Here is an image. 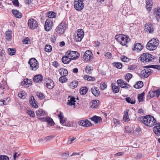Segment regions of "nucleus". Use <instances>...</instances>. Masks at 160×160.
I'll list each match as a JSON object with an SVG mask.
<instances>
[{"label": "nucleus", "mask_w": 160, "mask_h": 160, "mask_svg": "<svg viewBox=\"0 0 160 160\" xmlns=\"http://www.w3.org/2000/svg\"><path fill=\"white\" fill-rule=\"evenodd\" d=\"M139 119L140 122L148 127H152L156 124V120L151 115L142 116Z\"/></svg>", "instance_id": "nucleus-1"}, {"label": "nucleus", "mask_w": 160, "mask_h": 160, "mask_svg": "<svg viewBox=\"0 0 160 160\" xmlns=\"http://www.w3.org/2000/svg\"><path fill=\"white\" fill-rule=\"evenodd\" d=\"M115 38L122 46L127 47L126 44L130 41L128 37L122 34L117 35L115 36Z\"/></svg>", "instance_id": "nucleus-2"}, {"label": "nucleus", "mask_w": 160, "mask_h": 160, "mask_svg": "<svg viewBox=\"0 0 160 160\" xmlns=\"http://www.w3.org/2000/svg\"><path fill=\"white\" fill-rule=\"evenodd\" d=\"M159 44V41L157 38H153L148 42L146 48L148 50L152 51L155 50Z\"/></svg>", "instance_id": "nucleus-3"}, {"label": "nucleus", "mask_w": 160, "mask_h": 160, "mask_svg": "<svg viewBox=\"0 0 160 160\" xmlns=\"http://www.w3.org/2000/svg\"><path fill=\"white\" fill-rule=\"evenodd\" d=\"M67 23L66 21H62L56 29V32L58 34H62L67 28Z\"/></svg>", "instance_id": "nucleus-4"}, {"label": "nucleus", "mask_w": 160, "mask_h": 160, "mask_svg": "<svg viewBox=\"0 0 160 160\" xmlns=\"http://www.w3.org/2000/svg\"><path fill=\"white\" fill-rule=\"evenodd\" d=\"M140 58L141 61L143 62H150L154 59V57L148 53H144L141 55Z\"/></svg>", "instance_id": "nucleus-5"}, {"label": "nucleus", "mask_w": 160, "mask_h": 160, "mask_svg": "<svg viewBox=\"0 0 160 160\" xmlns=\"http://www.w3.org/2000/svg\"><path fill=\"white\" fill-rule=\"evenodd\" d=\"M28 63L30 64L32 70L35 71L39 68L38 63L34 58H32L30 59L28 62Z\"/></svg>", "instance_id": "nucleus-6"}, {"label": "nucleus", "mask_w": 160, "mask_h": 160, "mask_svg": "<svg viewBox=\"0 0 160 160\" xmlns=\"http://www.w3.org/2000/svg\"><path fill=\"white\" fill-rule=\"evenodd\" d=\"M66 55H67L71 60L75 59L79 56L78 52L72 51H68L66 53Z\"/></svg>", "instance_id": "nucleus-7"}, {"label": "nucleus", "mask_w": 160, "mask_h": 160, "mask_svg": "<svg viewBox=\"0 0 160 160\" xmlns=\"http://www.w3.org/2000/svg\"><path fill=\"white\" fill-rule=\"evenodd\" d=\"M28 25L30 29L34 30L38 26L37 22L33 18H31L28 21Z\"/></svg>", "instance_id": "nucleus-8"}, {"label": "nucleus", "mask_w": 160, "mask_h": 160, "mask_svg": "<svg viewBox=\"0 0 160 160\" xmlns=\"http://www.w3.org/2000/svg\"><path fill=\"white\" fill-rule=\"evenodd\" d=\"M77 35L75 37L76 42L81 41L84 36V32L82 29H80L77 30Z\"/></svg>", "instance_id": "nucleus-9"}, {"label": "nucleus", "mask_w": 160, "mask_h": 160, "mask_svg": "<svg viewBox=\"0 0 160 160\" xmlns=\"http://www.w3.org/2000/svg\"><path fill=\"white\" fill-rule=\"evenodd\" d=\"M78 124L79 126H82L83 127H88L91 126L92 125L91 122L87 119L80 120L78 121Z\"/></svg>", "instance_id": "nucleus-10"}, {"label": "nucleus", "mask_w": 160, "mask_h": 160, "mask_svg": "<svg viewBox=\"0 0 160 160\" xmlns=\"http://www.w3.org/2000/svg\"><path fill=\"white\" fill-rule=\"evenodd\" d=\"M53 24V20L50 18L47 19L45 22L44 28L47 31H49L52 28Z\"/></svg>", "instance_id": "nucleus-11"}, {"label": "nucleus", "mask_w": 160, "mask_h": 160, "mask_svg": "<svg viewBox=\"0 0 160 160\" xmlns=\"http://www.w3.org/2000/svg\"><path fill=\"white\" fill-rule=\"evenodd\" d=\"M93 58V55L91 51L88 50L85 52L83 56V58L85 61L90 62L92 60Z\"/></svg>", "instance_id": "nucleus-12"}, {"label": "nucleus", "mask_w": 160, "mask_h": 160, "mask_svg": "<svg viewBox=\"0 0 160 160\" xmlns=\"http://www.w3.org/2000/svg\"><path fill=\"white\" fill-rule=\"evenodd\" d=\"M117 83L118 86L122 88L127 89L130 88V85L122 80H118L117 81Z\"/></svg>", "instance_id": "nucleus-13"}, {"label": "nucleus", "mask_w": 160, "mask_h": 160, "mask_svg": "<svg viewBox=\"0 0 160 160\" xmlns=\"http://www.w3.org/2000/svg\"><path fill=\"white\" fill-rule=\"evenodd\" d=\"M154 29V26L151 23H147L145 24V30L147 32L150 33H153Z\"/></svg>", "instance_id": "nucleus-14"}, {"label": "nucleus", "mask_w": 160, "mask_h": 160, "mask_svg": "<svg viewBox=\"0 0 160 160\" xmlns=\"http://www.w3.org/2000/svg\"><path fill=\"white\" fill-rule=\"evenodd\" d=\"M74 6L77 10L81 11L83 8L84 3L83 2H81L78 0H76L74 2Z\"/></svg>", "instance_id": "nucleus-15"}, {"label": "nucleus", "mask_w": 160, "mask_h": 160, "mask_svg": "<svg viewBox=\"0 0 160 160\" xmlns=\"http://www.w3.org/2000/svg\"><path fill=\"white\" fill-rule=\"evenodd\" d=\"M152 72V70L151 69L149 68H147L142 70L141 72V74L142 77L147 78L151 74Z\"/></svg>", "instance_id": "nucleus-16"}, {"label": "nucleus", "mask_w": 160, "mask_h": 160, "mask_svg": "<svg viewBox=\"0 0 160 160\" xmlns=\"http://www.w3.org/2000/svg\"><path fill=\"white\" fill-rule=\"evenodd\" d=\"M156 125L153 128V132L157 136H160V124L156 123Z\"/></svg>", "instance_id": "nucleus-17"}, {"label": "nucleus", "mask_w": 160, "mask_h": 160, "mask_svg": "<svg viewBox=\"0 0 160 160\" xmlns=\"http://www.w3.org/2000/svg\"><path fill=\"white\" fill-rule=\"evenodd\" d=\"M32 80L31 79H29L28 78L24 79L23 81L21 82L22 85L24 86L25 87L28 88L29 86V85L32 84Z\"/></svg>", "instance_id": "nucleus-18"}, {"label": "nucleus", "mask_w": 160, "mask_h": 160, "mask_svg": "<svg viewBox=\"0 0 160 160\" xmlns=\"http://www.w3.org/2000/svg\"><path fill=\"white\" fill-rule=\"evenodd\" d=\"M90 119L93 121L95 123H100L102 122V119L100 117L97 116L96 115L93 116L90 118Z\"/></svg>", "instance_id": "nucleus-19"}, {"label": "nucleus", "mask_w": 160, "mask_h": 160, "mask_svg": "<svg viewBox=\"0 0 160 160\" xmlns=\"http://www.w3.org/2000/svg\"><path fill=\"white\" fill-rule=\"evenodd\" d=\"M43 77L41 75L38 74L35 75L33 78V81L35 82L40 83L43 80Z\"/></svg>", "instance_id": "nucleus-20"}, {"label": "nucleus", "mask_w": 160, "mask_h": 160, "mask_svg": "<svg viewBox=\"0 0 160 160\" xmlns=\"http://www.w3.org/2000/svg\"><path fill=\"white\" fill-rule=\"evenodd\" d=\"M68 102H67V104L70 106L74 105H75V102L76 101L75 100L76 98L72 96H69L68 98Z\"/></svg>", "instance_id": "nucleus-21"}, {"label": "nucleus", "mask_w": 160, "mask_h": 160, "mask_svg": "<svg viewBox=\"0 0 160 160\" xmlns=\"http://www.w3.org/2000/svg\"><path fill=\"white\" fill-rule=\"evenodd\" d=\"M29 103L33 108H36L38 107V105L36 103V100L33 96H30Z\"/></svg>", "instance_id": "nucleus-22"}, {"label": "nucleus", "mask_w": 160, "mask_h": 160, "mask_svg": "<svg viewBox=\"0 0 160 160\" xmlns=\"http://www.w3.org/2000/svg\"><path fill=\"white\" fill-rule=\"evenodd\" d=\"M143 48V46L140 43H137L135 44L133 50L137 52L140 51Z\"/></svg>", "instance_id": "nucleus-23"}, {"label": "nucleus", "mask_w": 160, "mask_h": 160, "mask_svg": "<svg viewBox=\"0 0 160 160\" xmlns=\"http://www.w3.org/2000/svg\"><path fill=\"white\" fill-rule=\"evenodd\" d=\"M160 91H149L148 94L151 98L156 96L158 98L160 95Z\"/></svg>", "instance_id": "nucleus-24"}, {"label": "nucleus", "mask_w": 160, "mask_h": 160, "mask_svg": "<svg viewBox=\"0 0 160 160\" xmlns=\"http://www.w3.org/2000/svg\"><path fill=\"white\" fill-rule=\"evenodd\" d=\"M146 3V7L147 10L148 12H149L152 8V0H147Z\"/></svg>", "instance_id": "nucleus-25"}, {"label": "nucleus", "mask_w": 160, "mask_h": 160, "mask_svg": "<svg viewBox=\"0 0 160 160\" xmlns=\"http://www.w3.org/2000/svg\"><path fill=\"white\" fill-rule=\"evenodd\" d=\"M99 101L98 100H94L90 102V106L92 108H96L99 105Z\"/></svg>", "instance_id": "nucleus-26"}, {"label": "nucleus", "mask_w": 160, "mask_h": 160, "mask_svg": "<svg viewBox=\"0 0 160 160\" xmlns=\"http://www.w3.org/2000/svg\"><path fill=\"white\" fill-rule=\"evenodd\" d=\"M54 86V83L52 80H48L47 81L46 86L49 89H52Z\"/></svg>", "instance_id": "nucleus-27"}, {"label": "nucleus", "mask_w": 160, "mask_h": 160, "mask_svg": "<svg viewBox=\"0 0 160 160\" xmlns=\"http://www.w3.org/2000/svg\"><path fill=\"white\" fill-rule=\"evenodd\" d=\"M12 12L13 14L16 18H20L22 17V14L18 11L16 10H12Z\"/></svg>", "instance_id": "nucleus-28"}, {"label": "nucleus", "mask_w": 160, "mask_h": 160, "mask_svg": "<svg viewBox=\"0 0 160 160\" xmlns=\"http://www.w3.org/2000/svg\"><path fill=\"white\" fill-rule=\"evenodd\" d=\"M37 116L38 117L43 116L46 115L45 112L42 109H39L36 112Z\"/></svg>", "instance_id": "nucleus-29"}, {"label": "nucleus", "mask_w": 160, "mask_h": 160, "mask_svg": "<svg viewBox=\"0 0 160 160\" xmlns=\"http://www.w3.org/2000/svg\"><path fill=\"white\" fill-rule=\"evenodd\" d=\"M62 62L65 64L68 63L71 60V59L67 55H65L63 57L62 59Z\"/></svg>", "instance_id": "nucleus-30"}, {"label": "nucleus", "mask_w": 160, "mask_h": 160, "mask_svg": "<svg viewBox=\"0 0 160 160\" xmlns=\"http://www.w3.org/2000/svg\"><path fill=\"white\" fill-rule=\"evenodd\" d=\"M59 72L61 76H66L68 72L66 69L62 68L59 70Z\"/></svg>", "instance_id": "nucleus-31"}, {"label": "nucleus", "mask_w": 160, "mask_h": 160, "mask_svg": "<svg viewBox=\"0 0 160 160\" xmlns=\"http://www.w3.org/2000/svg\"><path fill=\"white\" fill-rule=\"evenodd\" d=\"M124 115L123 117V120L124 122H128L130 120L129 118L128 112L127 111H124Z\"/></svg>", "instance_id": "nucleus-32"}, {"label": "nucleus", "mask_w": 160, "mask_h": 160, "mask_svg": "<svg viewBox=\"0 0 160 160\" xmlns=\"http://www.w3.org/2000/svg\"><path fill=\"white\" fill-rule=\"evenodd\" d=\"M143 86V83L142 81H139L134 86V87L136 89H139L141 88Z\"/></svg>", "instance_id": "nucleus-33"}, {"label": "nucleus", "mask_w": 160, "mask_h": 160, "mask_svg": "<svg viewBox=\"0 0 160 160\" xmlns=\"http://www.w3.org/2000/svg\"><path fill=\"white\" fill-rule=\"evenodd\" d=\"M11 32L7 31L6 32V39L8 41H10L12 39Z\"/></svg>", "instance_id": "nucleus-34"}, {"label": "nucleus", "mask_w": 160, "mask_h": 160, "mask_svg": "<svg viewBox=\"0 0 160 160\" xmlns=\"http://www.w3.org/2000/svg\"><path fill=\"white\" fill-rule=\"evenodd\" d=\"M46 121L48 125L50 126H54L55 124V123L52 118H51L47 117V119H46Z\"/></svg>", "instance_id": "nucleus-35"}, {"label": "nucleus", "mask_w": 160, "mask_h": 160, "mask_svg": "<svg viewBox=\"0 0 160 160\" xmlns=\"http://www.w3.org/2000/svg\"><path fill=\"white\" fill-rule=\"evenodd\" d=\"M56 15V13L53 12H49L47 13V16L49 18L51 19L55 17Z\"/></svg>", "instance_id": "nucleus-36"}, {"label": "nucleus", "mask_w": 160, "mask_h": 160, "mask_svg": "<svg viewBox=\"0 0 160 160\" xmlns=\"http://www.w3.org/2000/svg\"><path fill=\"white\" fill-rule=\"evenodd\" d=\"M78 85V83L76 81H73L70 84V86L71 88L72 89H73L77 87Z\"/></svg>", "instance_id": "nucleus-37"}, {"label": "nucleus", "mask_w": 160, "mask_h": 160, "mask_svg": "<svg viewBox=\"0 0 160 160\" xmlns=\"http://www.w3.org/2000/svg\"><path fill=\"white\" fill-rule=\"evenodd\" d=\"M121 60L124 62H128L129 61V58L124 56H121L120 57Z\"/></svg>", "instance_id": "nucleus-38"}, {"label": "nucleus", "mask_w": 160, "mask_h": 160, "mask_svg": "<svg viewBox=\"0 0 160 160\" xmlns=\"http://www.w3.org/2000/svg\"><path fill=\"white\" fill-rule=\"evenodd\" d=\"M52 50V47L49 45H46L45 48V50L47 52H50Z\"/></svg>", "instance_id": "nucleus-39"}, {"label": "nucleus", "mask_w": 160, "mask_h": 160, "mask_svg": "<svg viewBox=\"0 0 160 160\" xmlns=\"http://www.w3.org/2000/svg\"><path fill=\"white\" fill-rule=\"evenodd\" d=\"M145 93L143 92L138 95V98L139 102L143 101V98L144 96Z\"/></svg>", "instance_id": "nucleus-40"}, {"label": "nucleus", "mask_w": 160, "mask_h": 160, "mask_svg": "<svg viewBox=\"0 0 160 160\" xmlns=\"http://www.w3.org/2000/svg\"><path fill=\"white\" fill-rule=\"evenodd\" d=\"M26 94L25 92H24L23 91H21L18 93V97L24 99L25 97V95Z\"/></svg>", "instance_id": "nucleus-41"}, {"label": "nucleus", "mask_w": 160, "mask_h": 160, "mask_svg": "<svg viewBox=\"0 0 160 160\" xmlns=\"http://www.w3.org/2000/svg\"><path fill=\"white\" fill-rule=\"evenodd\" d=\"M84 78L88 81H94L95 80V78L91 76L85 75L84 77Z\"/></svg>", "instance_id": "nucleus-42"}, {"label": "nucleus", "mask_w": 160, "mask_h": 160, "mask_svg": "<svg viewBox=\"0 0 160 160\" xmlns=\"http://www.w3.org/2000/svg\"><path fill=\"white\" fill-rule=\"evenodd\" d=\"M8 51L10 55H14L16 53L15 50L11 48H9L8 49Z\"/></svg>", "instance_id": "nucleus-43"}, {"label": "nucleus", "mask_w": 160, "mask_h": 160, "mask_svg": "<svg viewBox=\"0 0 160 160\" xmlns=\"http://www.w3.org/2000/svg\"><path fill=\"white\" fill-rule=\"evenodd\" d=\"M65 76H62L59 78V81L62 83L66 82L67 81V79Z\"/></svg>", "instance_id": "nucleus-44"}, {"label": "nucleus", "mask_w": 160, "mask_h": 160, "mask_svg": "<svg viewBox=\"0 0 160 160\" xmlns=\"http://www.w3.org/2000/svg\"><path fill=\"white\" fill-rule=\"evenodd\" d=\"M125 99L126 101L129 103L134 104L135 102V100L131 99L129 97L126 98Z\"/></svg>", "instance_id": "nucleus-45"}, {"label": "nucleus", "mask_w": 160, "mask_h": 160, "mask_svg": "<svg viewBox=\"0 0 160 160\" xmlns=\"http://www.w3.org/2000/svg\"><path fill=\"white\" fill-rule=\"evenodd\" d=\"M107 85L105 82H102L100 84V87L102 90H104L106 88Z\"/></svg>", "instance_id": "nucleus-46"}, {"label": "nucleus", "mask_w": 160, "mask_h": 160, "mask_svg": "<svg viewBox=\"0 0 160 160\" xmlns=\"http://www.w3.org/2000/svg\"><path fill=\"white\" fill-rule=\"evenodd\" d=\"M116 83H112L111 84L112 90H119L120 88L119 86H116Z\"/></svg>", "instance_id": "nucleus-47"}, {"label": "nucleus", "mask_w": 160, "mask_h": 160, "mask_svg": "<svg viewBox=\"0 0 160 160\" xmlns=\"http://www.w3.org/2000/svg\"><path fill=\"white\" fill-rule=\"evenodd\" d=\"M37 95L40 99L41 100L45 98L44 95L41 92H37Z\"/></svg>", "instance_id": "nucleus-48"}, {"label": "nucleus", "mask_w": 160, "mask_h": 160, "mask_svg": "<svg viewBox=\"0 0 160 160\" xmlns=\"http://www.w3.org/2000/svg\"><path fill=\"white\" fill-rule=\"evenodd\" d=\"M132 75L130 73H128L125 77V79L128 82H129L130 79L132 78Z\"/></svg>", "instance_id": "nucleus-49"}, {"label": "nucleus", "mask_w": 160, "mask_h": 160, "mask_svg": "<svg viewBox=\"0 0 160 160\" xmlns=\"http://www.w3.org/2000/svg\"><path fill=\"white\" fill-rule=\"evenodd\" d=\"M154 13L157 16L160 17V7H158L155 9Z\"/></svg>", "instance_id": "nucleus-50"}, {"label": "nucleus", "mask_w": 160, "mask_h": 160, "mask_svg": "<svg viewBox=\"0 0 160 160\" xmlns=\"http://www.w3.org/2000/svg\"><path fill=\"white\" fill-rule=\"evenodd\" d=\"M27 113L31 117L34 118L35 117L34 112L32 111H27Z\"/></svg>", "instance_id": "nucleus-51"}, {"label": "nucleus", "mask_w": 160, "mask_h": 160, "mask_svg": "<svg viewBox=\"0 0 160 160\" xmlns=\"http://www.w3.org/2000/svg\"><path fill=\"white\" fill-rule=\"evenodd\" d=\"M114 65L117 68L120 69L122 67V64L120 62H115L114 63Z\"/></svg>", "instance_id": "nucleus-52"}, {"label": "nucleus", "mask_w": 160, "mask_h": 160, "mask_svg": "<svg viewBox=\"0 0 160 160\" xmlns=\"http://www.w3.org/2000/svg\"><path fill=\"white\" fill-rule=\"evenodd\" d=\"M0 160H9L8 157L6 155H0Z\"/></svg>", "instance_id": "nucleus-53"}, {"label": "nucleus", "mask_w": 160, "mask_h": 160, "mask_svg": "<svg viewBox=\"0 0 160 160\" xmlns=\"http://www.w3.org/2000/svg\"><path fill=\"white\" fill-rule=\"evenodd\" d=\"M128 69L131 70H134L137 69V66L135 65H130L128 67Z\"/></svg>", "instance_id": "nucleus-54"}, {"label": "nucleus", "mask_w": 160, "mask_h": 160, "mask_svg": "<svg viewBox=\"0 0 160 160\" xmlns=\"http://www.w3.org/2000/svg\"><path fill=\"white\" fill-rule=\"evenodd\" d=\"M92 93L95 96H98L100 94L99 91H92Z\"/></svg>", "instance_id": "nucleus-55"}, {"label": "nucleus", "mask_w": 160, "mask_h": 160, "mask_svg": "<svg viewBox=\"0 0 160 160\" xmlns=\"http://www.w3.org/2000/svg\"><path fill=\"white\" fill-rule=\"evenodd\" d=\"M112 122L116 124V125H119L120 123V122L118 120L115 118L113 119Z\"/></svg>", "instance_id": "nucleus-56"}, {"label": "nucleus", "mask_w": 160, "mask_h": 160, "mask_svg": "<svg viewBox=\"0 0 160 160\" xmlns=\"http://www.w3.org/2000/svg\"><path fill=\"white\" fill-rule=\"evenodd\" d=\"M85 71L88 73L90 74L91 73V68L88 66L86 67L85 68Z\"/></svg>", "instance_id": "nucleus-57"}, {"label": "nucleus", "mask_w": 160, "mask_h": 160, "mask_svg": "<svg viewBox=\"0 0 160 160\" xmlns=\"http://www.w3.org/2000/svg\"><path fill=\"white\" fill-rule=\"evenodd\" d=\"M29 42H30L29 38L28 37H26L23 41V43L24 44H28Z\"/></svg>", "instance_id": "nucleus-58"}, {"label": "nucleus", "mask_w": 160, "mask_h": 160, "mask_svg": "<svg viewBox=\"0 0 160 160\" xmlns=\"http://www.w3.org/2000/svg\"><path fill=\"white\" fill-rule=\"evenodd\" d=\"M105 56L106 58H109L111 57V53L109 52H107L105 53Z\"/></svg>", "instance_id": "nucleus-59"}, {"label": "nucleus", "mask_w": 160, "mask_h": 160, "mask_svg": "<svg viewBox=\"0 0 160 160\" xmlns=\"http://www.w3.org/2000/svg\"><path fill=\"white\" fill-rule=\"evenodd\" d=\"M60 123L61 124H63L65 123V122H66V120L64 118V117H63L62 118L60 119Z\"/></svg>", "instance_id": "nucleus-60"}, {"label": "nucleus", "mask_w": 160, "mask_h": 160, "mask_svg": "<svg viewBox=\"0 0 160 160\" xmlns=\"http://www.w3.org/2000/svg\"><path fill=\"white\" fill-rule=\"evenodd\" d=\"M7 103L5 100H0V105H6Z\"/></svg>", "instance_id": "nucleus-61"}, {"label": "nucleus", "mask_w": 160, "mask_h": 160, "mask_svg": "<svg viewBox=\"0 0 160 160\" xmlns=\"http://www.w3.org/2000/svg\"><path fill=\"white\" fill-rule=\"evenodd\" d=\"M52 65L55 68H58L59 65L58 62L56 61L53 62Z\"/></svg>", "instance_id": "nucleus-62"}, {"label": "nucleus", "mask_w": 160, "mask_h": 160, "mask_svg": "<svg viewBox=\"0 0 160 160\" xmlns=\"http://www.w3.org/2000/svg\"><path fill=\"white\" fill-rule=\"evenodd\" d=\"M124 154V153L123 152H121L117 153L115 154V155L117 156H119L122 155Z\"/></svg>", "instance_id": "nucleus-63"}, {"label": "nucleus", "mask_w": 160, "mask_h": 160, "mask_svg": "<svg viewBox=\"0 0 160 160\" xmlns=\"http://www.w3.org/2000/svg\"><path fill=\"white\" fill-rule=\"evenodd\" d=\"M13 4L17 6H19V2L18 0H15L13 1Z\"/></svg>", "instance_id": "nucleus-64"}]
</instances>
